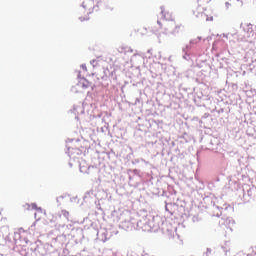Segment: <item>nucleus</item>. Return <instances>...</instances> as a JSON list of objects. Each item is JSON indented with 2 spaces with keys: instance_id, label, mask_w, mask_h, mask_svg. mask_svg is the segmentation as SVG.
<instances>
[{
  "instance_id": "f257e3e1",
  "label": "nucleus",
  "mask_w": 256,
  "mask_h": 256,
  "mask_svg": "<svg viewBox=\"0 0 256 256\" xmlns=\"http://www.w3.org/2000/svg\"><path fill=\"white\" fill-rule=\"evenodd\" d=\"M164 30L167 31L168 33H178L179 30L181 29V26L175 22V20H169L164 22Z\"/></svg>"
},
{
  "instance_id": "f03ea898",
  "label": "nucleus",
  "mask_w": 256,
  "mask_h": 256,
  "mask_svg": "<svg viewBox=\"0 0 256 256\" xmlns=\"http://www.w3.org/2000/svg\"><path fill=\"white\" fill-rule=\"evenodd\" d=\"M24 209H26V211H41V208L37 207L36 203L25 204Z\"/></svg>"
},
{
  "instance_id": "7ed1b4c3",
  "label": "nucleus",
  "mask_w": 256,
  "mask_h": 256,
  "mask_svg": "<svg viewBox=\"0 0 256 256\" xmlns=\"http://www.w3.org/2000/svg\"><path fill=\"white\" fill-rule=\"evenodd\" d=\"M161 13H162V16L164 17V19H166V21H168V19H171V14L169 12H167V10H165V8L161 9Z\"/></svg>"
},
{
  "instance_id": "20e7f679",
  "label": "nucleus",
  "mask_w": 256,
  "mask_h": 256,
  "mask_svg": "<svg viewBox=\"0 0 256 256\" xmlns=\"http://www.w3.org/2000/svg\"><path fill=\"white\" fill-rule=\"evenodd\" d=\"M200 17H202V19H205V21H213V16H208L203 12L200 14Z\"/></svg>"
},
{
  "instance_id": "39448f33",
  "label": "nucleus",
  "mask_w": 256,
  "mask_h": 256,
  "mask_svg": "<svg viewBox=\"0 0 256 256\" xmlns=\"http://www.w3.org/2000/svg\"><path fill=\"white\" fill-rule=\"evenodd\" d=\"M95 3L99 4V3H101V0H90L89 1V8L93 9V7H95Z\"/></svg>"
},
{
  "instance_id": "423d86ee",
  "label": "nucleus",
  "mask_w": 256,
  "mask_h": 256,
  "mask_svg": "<svg viewBox=\"0 0 256 256\" xmlns=\"http://www.w3.org/2000/svg\"><path fill=\"white\" fill-rule=\"evenodd\" d=\"M80 85H82V87H85V89H87V87H89V82L84 79L80 82Z\"/></svg>"
},
{
  "instance_id": "0eeeda50",
  "label": "nucleus",
  "mask_w": 256,
  "mask_h": 256,
  "mask_svg": "<svg viewBox=\"0 0 256 256\" xmlns=\"http://www.w3.org/2000/svg\"><path fill=\"white\" fill-rule=\"evenodd\" d=\"M79 20L80 21H89V16H86V17L80 16Z\"/></svg>"
},
{
  "instance_id": "6e6552de",
  "label": "nucleus",
  "mask_w": 256,
  "mask_h": 256,
  "mask_svg": "<svg viewBox=\"0 0 256 256\" xmlns=\"http://www.w3.org/2000/svg\"><path fill=\"white\" fill-rule=\"evenodd\" d=\"M83 7H87V0L83 2Z\"/></svg>"
},
{
  "instance_id": "1a4fd4ad",
  "label": "nucleus",
  "mask_w": 256,
  "mask_h": 256,
  "mask_svg": "<svg viewBox=\"0 0 256 256\" xmlns=\"http://www.w3.org/2000/svg\"><path fill=\"white\" fill-rule=\"evenodd\" d=\"M158 25L160 26V29L163 27V25L161 24V21H157Z\"/></svg>"
},
{
  "instance_id": "9d476101",
  "label": "nucleus",
  "mask_w": 256,
  "mask_h": 256,
  "mask_svg": "<svg viewBox=\"0 0 256 256\" xmlns=\"http://www.w3.org/2000/svg\"><path fill=\"white\" fill-rule=\"evenodd\" d=\"M83 69H85V71H87V67L86 66H82Z\"/></svg>"
}]
</instances>
